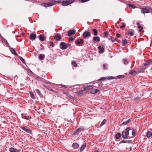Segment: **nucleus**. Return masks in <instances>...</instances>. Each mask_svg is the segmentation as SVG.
Listing matches in <instances>:
<instances>
[{"label": "nucleus", "instance_id": "obj_1", "mask_svg": "<svg viewBox=\"0 0 152 152\" xmlns=\"http://www.w3.org/2000/svg\"><path fill=\"white\" fill-rule=\"evenodd\" d=\"M64 0H51L50 2L44 3L42 4V6L45 7H47L52 6L55 4V2L58 3H62Z\"/></svg>", "mask_w": 152, "mask_h": 152}, {"label": "nucleus", "instance_id": "obj_2", "mask_svg": "<svg viewBox=\"0 0 152 152\" xmlns=\"http://www.w3.org/2000/svg\"><path fill=\"white\" fill-rule=\"evenodd\" d=\"M130 128L128 127L126 128L125 130L122 132L121 136L124 139H128L129 138V131Z\"/></svg>", "mask_w": 152, "mask_h": 152}, {"label": "nucleus", "instance_id": "obj_3", "mask_svg": "<svg viewBox=\"0 0 152 152\" xmlns=\"http://www.w3.org/2000/svg\"><path fill=\"white\" fill-rule=\"evenodd\" d=\"M74 1V0H67L63 1L62 4L63 6H67L72 3Z\"/></svg>", "mask_w": 152, "mask_h": 152}, {"label": "nucleus", "instance_id": "obj_4", "mask_svg": "<svg viewBox=\"0 0 152 152\" xmlns=\"http://www.w3.org/2000/svg\"><path fill=\"white\" fill-rule=\"evenodd\" d=\"M84 130V128L83 127H80L77 129L75 131H74L73 133V135L76 134L78 135L81 132Z\"/></svg>", "mask_w": 152, "mask_h": 152}, {"label": "nucleus", "instance_id": "obj_5", "mask_svg": "<svg viewBox=\"0 0 152 152\" xmlns=\"http://www.w3.org/2000/svg\"><path fill=\"white\" fill-rule=\"evenodd\" d=\"M61 37L59 34H58L55 35L54 37V39L56 41H59L61 40Z\"/></svg>", "mask_w": 152, "mask_h": 152}, {"label": "nucleus", "instance_id": "obj_6", "mask_svg": "<svg viewBox=\"0 0 152 152\" xmlns=\"http://www.w3.org/2000/svg\"><path fill=\"white\" fill-rule=\"evenodd\" d=\"M60 48L62 50H65L67 48V45L64 42H61L60 44Z\"/></svg>", "mask_w": 152, "mask_h": 152}, {"label": "nucleus", "instance_id": "obj_7", "mask_svg": "<svg viewBox=\"0 0 152 152\" xmlns=\"http://www.w3.org/2000/svg\"><path fill=\"white\" fill-rule=\"evenodd\" d=\"M91 35V34L90 32H89L87 31H85L84 32L83 34V38H86L88 37H90Z\"/></svg>", "mask_w": 152, "mask_h": 152}, {"label": "nucleus", "instance_id": "obj_8", "mask_svg": "<svg viewBox=\"0 0 152 152\" xmlns=\"http://www.w3.org/2000/svg\"><path fill=\"white\" fill-rule=\"evenodd\" d=\"M93 89V87L90 86H89L87 87H85L83 88L84 90L85 91L86 93L89 90H91Z\"/></svg>", "mask_w": 152, "mask_h": 152}, {"label": "nucleus", "instance_id": "obj_9", "mask_svg": "<svg viewBox=\"0 0 152 152\" xmlns=\"http://www.w3.org/2000/svg\"><path fill=\"white\" fill-rule=\"evenodd\" d=\"M75 30H69L67 32L68 33V36H70L74 34L75 33Z\"/></svg>", "mask_w": 152, "mask_h": 152}, {"label": "nucleus", "instance_id": "obj_10", "mask_svg": "<svg viewBox=\"0 0 152 152\" xmlns=\"http://www.w3.org/2000/svg\"><path fill=\"white\" fill-rule=\"evenodd\" d=\"M24 131H25L26 132L29 133V134H31L32 133V132L31 130H30L28 129H26L25 127H23V126H21L20 127Z\"/></svg>", "mask_w": 152, "mask_h": 152}, {"label": "nucleus", "instance_id": "obj_11", "mask_svg": "<svg viewBox=\"0 0 152 152\" xmlns=\"http://www.w3.org/2000/svg\"><path fill=\"white\" fill-rule=\"evenodd\" d=\"M83 43V40L82 39H80L79 40H76L75 43L78 45H80V44H82Z\"/></svg>", "mask_w": 152, "mask_h": 152}, {"label": "nucleus", "instance_id": "obj_12", "mask_svg": "<svg viewBox=\"0 0 152 152\" xmlns=\"http://www.w3.org/2000/svg\"><path fill=\"white\" fill-rule=\"evenodd\" d=\"M36 37V36L34 34H31L29 36L30 39L32 41L34 40Z\"/></svg>", "mask_w": 152, "mask_h": 152}, {"label": "nucleus", "instance_id": "obj_13", "mask_svg": "<svg viewBox=\"0 0 152 152\" xmlns=\"http://www.w3.org/2000/svg\"><path fill=\"white\" fill-rule=\"evenodd\" d=\"M98 48L99 50V53H103L104 50V48L103 47H102L101 46L99 45L98 47Z\"/></svg>", "mask_w": 152, "mask_h": 152}, {"label": "nucleus", "instance_id": "obj_14", "mask_svg": "<svg viewBox=\"0 0 152 152\" xmlns=\"http://www.w3.org/2000/svg\"><path fill=\"white\" fill-rule=\"evenodd\" d=\"M141 12L143 13H148L149 12V10L145 8H142L141 10Z\"/></svg>", "mask_w": 152, "mask_h": 152}, {"label": "nucleus", "instance_id": "obj_15", "mask_svg": "<svg viewBox=\"0 0 152 152\" xmlns=\"http://www.w3.org/2000/svg\"><path fill=\"white\" fill-rule=\"evenodd\" d=\"M10 50L11 52L15 56H17L18 54L15 51V50L12 48L11 47L10 48Z\"/></svg>", "mask_w": 152, "mask_h": 152}, {"label": "nucleus", "instance_id": "obj_16", "mask_svg": "<svg viewBox=\"0 0 152 152\" xmlns=\"http://www.w3.org/2000/svg\"><path fill=\"white\" fill-rule=\"evenodd\" d=\"M145 69L142 67H140L137 69V71L138 73L140 72H144Z\"/></svg>", "mask_w": 152, "mask_h": 152}, {"label": "nucleus", "instance_id": "obj_17", "mask_svg": "<svg viewBox=\"0 0 152 152\" xmlns=\"http://www.w3.org/2000/svg\"><path fill=\"white\" fill-rule=\"evenodd\" d=\"M35 77L37 78L40 79V80L44 81V82L45 83H48L47 82V81L46 80H45L43 79L42 78V77H40V76H39L37 75L35 76Z\"/></svg>", "mask_w": 152, "mask_h": 152}, {"label": "nucleus", "instance_id": "obj_18", "mask_svg": "<svg viewBox=\"0 0 152 152\" xmlns=\"http://www.w3.org/2000/svg\"><path fill=\"white\" fill-rule=\"evenodd\" d=\"M79 146L78 144L77 143H74L72 145V146L75 149H77L78 148Z\"/></svg>", "mask_w": 152, "mask_h": 152}, {"label": "nucleus", "instance_id": "obj_19", "mask_svg": "<svg viewBox=\"0 0 152 152\" xmlns=\"http://www.w3.org/2000/svg\"><path fill=\"white\" fill-rule=\"evenodd\" d=\"M99 91V90L96 89H92V91H90V92L91 94H94L98 93Z\"/></svg>", "mask_w": 152, "mask_h": 152}, {"label": "nucleus", "instance_id": "obj_20", "mask_svg": "<svg viewBox=\"0 0 152 152\" xmlns=\"http://www.w3.org/2000/svg\"><path fill=\"white\" fill-rule=\"evenodd\" d=\"M146 136L147 137L149 138L150 137H152V129L150 131H148L146 134Z\"/></svg>", "mask_w": 152, "mask_h": 152}, {"label": "nucleus", "instance_id": "obj_21", "mask_svg": "<svg viewBox=\"0 0 152 152\" xmlns=\"http://www.w3.org/2000/svg\"><path fill=\"white\" fill-rule=\"evenodd\" d=\"M45 57V55L44 54H42L40 55L39 56V59L41 60H43Z\"/></svg>", "mask_w": 152, "mask_h": 152}, {"label": "nucleus", "instance_id": "obj_22", "mask_svg": "<svg viewBox=\"0 0 152 152\" xmlns=\"http://www.w3.org/2000/svg\"><path fill=\"white\" fill-rule=\"evenodd\" d=\"M85 92L84 89L81 90L79 92L77 93V95L78 96H80L83 93H85Z\"/></svg>", "mask_w": 152, "mask_h": 152}, {"label": "nucleus", "instance_id": "obj_23", "mask_svg": "<svg viewBox=\"0 0 152 152\" xmlns=\"http://www.w3.org/2000/svg\"><path fill=\"white\" fill-rule=\"evenodd\" d=\"M93 40L94 41L98 42L100 41V38L98 37H94L93 38Z\"/></svg>", "mask_w": 152, "mask_h": 152}, {"label": "nucleus", "instance_id": "obj_24", "mask_svg": "<svg viewBox=\"0 0 152 152\" xmlns=\"http://www.w3.org/2000/svg\"><path fill=\"white\" fill-rule=\"evenodd\" d=\"M39 40L41 41H44L45 39L43 35H39Z\"/></svg>", "mask_w": 152, "mask_h": 152}, {"label": "nucleus", "instance_id": "obj_25", "mask_svg": "<svg viewBox=\"0 0 152 152\" xmlns=\"http://www.w3.org/2000/svg\"><path fill=\"white\" fill-rule=\"evenodd\" d=\"M86 146V144L85 143H83V144L81 146L80 149V151H83V150L84 149Z\"/></svg>", "mask_w": 152, "mask_h": 152}, {"label": "nucleus", "instance_id": "obj_26", "mask_svg": "<svg viewBox=\"0 0 152 152\" xmlns=\"http://www.w3.org/2000/svg\"><path fill=\"white\" fill-rule=\"evenodd\" d=\"M17 150L11 147L10 149V151L11 152H16Z\"/></svg>", "mask_w": 152, "mask_h": 152}, {"label": "nucleus", "instance_id": "obj_27", "mask_svg": "<svg viewBox=\"0 0 152 152\" xmlns=\"http://www.w3.org/2000/svg\"><path fill=\"white\" fill-rule=\"evenodd\" d=\"M123 61L124 64L125 65L128 64L129 62V60L125 59H124L123 60Z\"/></svg>", "mask_w": 152, "mask_h": 152}, {"label": "nucleus", "instance_id": "obj_28", "mask_svg": "<svg viewBox=\"0 0 152 152\" xmlns=\"http://www.w3.org/2000/svg\"><path fill=\"white\" fill-rule=\"evenodd\" d=\"M137 71H131L129 72V73L130 74L132 75H135L137 73Z\"/></svg>", "mask_w": 152, "mask_h": 152}, {"label": "nucleus", "instance_id": "obj_29", "mask_svg": "<svg viewBox=\"0 0 152 152\" xmlns=\"http://www.w3.org/2000/svg\"><path fill=\"white\" fill-rule=\"evenodd\" d=\"M131 121V120L130 119L126 121H124L123 124V125H125L128 124Z\"/></svg>", "mask_w": 152, "mask_h": 152}, {"label": "nucleus", "instance_id": "obj_30", "mask_svg": "<svg viewBox=\"0 0 152 152\" xmlns=\"http://www.w3.org/2000/svg\"><path fill=\"white\" fill-rule=\"evenodd\" d=\"M72 65L74 67H76L77 66V64L76 62L75 61H73L72 62Z\"/></svg>", "mask_w": 152, "mask_h": 152}, {"label": "nucleus", "instance_id": "obj_31", "mask_svg": "<svg viewBox=\"0 0 152 152\" xmlns=\"http://www.w3.org/2000/svg\"><path fill=\"white\" fill-rule=\"evenodd\" d=\"M93 34L94 36H96L97 34L98 31L96 29H93Z\"/></svg>", "mask_w": 152, "mask_h": 152}, {"label": "nucleus", "instance_id": "obj_32", "mask_svg": "<svg viewBox=\"0 0 152 152\" xmlns=\"http://www.w3.org/2000/svg\"><path fill=\"white\" fill-rule=\"evenodd\" d=\"M122 43L123 44L122 45L124 46L126 45L127 43V40L126 39H125L124 40H123L122 41Z\"/></svg>", "mask_w": 152, "mask_h": 152}, {"label": "nucleus", "instance_id": "obj_33", "mask_svg": "<svg viewBox=\"0 0 152 152\" xmlns=\"http://www.w3.org/2000/svg\"><path fill=\"white\" fill-rule=\"evenodd\" d=\"M108 36V32L106 31L104 33L103 37H107Z\"/></svg>", "mask_w": 152, "mask_h": 152}, {"label": "nucleus", "instance_id": "obj_34", "mask_svg": "<svg viewBox=\"0 0 152 152\" xmlns=\"http://www.w3.org/2000/svg\"><path fill=\"white\" fill-rule=\"evenodd\" d=\"M106 120L105 119H104L100 124V126H102L104 124H105L106 123Z\"/></svg>", "mask_w": 152, "mask_h": 152}, {"label": "nucleus", "instance_id": "obj_35", "mask_svg": "<svg viewBox=\"0 0 152 152\" xmlns=\"http://www.w3.org/2000/svg\"><path fill=\"white\" fill-rule=\"evenodd\" d=\"M121 134L119 133H118L115 136V138L117 139H119L120 137L121 136Z\"/></svg>", "mask_w": 152, "mask_h": 152}, {"label": "nucleus", "instance_id": "obj_36", "mask_svg": "<svg viewBox=\"0 0 152 152\" xmlns=\"http://www.w3.org/2000/svg\"><path fill=\"white\" fill-rule=\"evenodd\" d=\"M106 80V78L104 77H101L98 80V81H101V80L104 81H105Z\"/></svg>", "mask_w": 152, "mask_h": 152}, {"label": "nucleus", "instance_id": "obj_37", "mask_svg": "<svg viewBox=\"0 0 152 152\" xmlns=\"http://www.w3.org/2000/svg\"><path fill=\"white\" fill-rule=\"evenodd\" d=\"M19 59L24 64H26V63L24 60L23 58L21 56H20L19 58Z\"/></svg>", "mask_w": 152, "mask_h": 152}, {"label": "nucleus", "instance_id": "obj_38", "mask_svg": "<svg viewBox=\"0 0 152 152\" xmlns=\"http://www.w3.org/2000/svg\"><path fill=\"white\" fill-rule=\"evenodd\" d=\"M151 62L149 60H148L144 64V66H146L150 64Z\"/></svg>", "mask_w": 152, "mask_h": 152}, {"label": "nucleus", "instance_id": "obj_39", "mask_svg": "<svg viewBox=\"0 0 152 152\" xmlns=\"http://www.w3.org/2000/svg\"><path fill=\"white\" fill-rule=\"evenodd\" d=\"M115 78H116L115 77H113V76H110V77H107V79L108 80H110L111 79H115Z\"/></svg>", "mask_w": 152, "mask_h": 152}, {"label": "nucleus", "instance_id": "obj_40", "mask_svg": "<svg viewBox=\"0 0 152 152\" xmlns=\"http://www.w3.org/2000/svg\"><path fill=\"white\" fill-rule=\"evenodd\" d=\"M35 91L40 96L41 95V92L40 91V90H38L37 89H36Z\"/></svg>", "mask_w": 152, "mask_h": 152}, {"label": "nucleus", "instance_id": "obj_41", "mask_svg": "<svg viewBox=\"0 0 152 152\" xmlns=\"http://www.w3.org/2000/svg\"><path fill=\"white\" fill-rule=\"evenodd\" d=\"M128 5L129 7L132 8H136V7L135 6L132 4H128Z\"/></svg>", "mask_w": 152, "mask_h": 152}, {"label": "nucleus", "instance_id": "obj_42", "mask_svg": "<svg viewBox=\"0 0 152 152\" xmlns=\"http://www.w3.org/2000/svg\"><path fill=\"white\" fill-rule=\"evenodd\" d=\"M129 142V140H123L122 141H120L119 142L120 144L122 143H127L128 142Z\"/></svg>", "mask_w": 152, "mask_h": 152}, {"label": "nucleus", "instance_id": "obj_43", "mask_svg": "<svg viewBox=\"0 0 152 152\" xmlns=\"http://www.w3.org/2000/svg\"><path fill=\"white\" fill-rule=\"evenodd\" d=\"M121 24H122V25L120 26V28L122 29L125 27L126 25L125 23H121Z\"/></svg>", "mask_w": 152, "mask_h": 152}, {"label": "nucleus", "instance_id": "obj_44", "mask_svg": "<svg viewBox=\"0 0 152 152\" xmlns=\"http://www.w3.org/2000/svg\"><path fill=\"white\" fill-rule=\"evenodd\" d=\"M138 28L139 29V31L140 32H141L143 29V27L140 26H138Z\"/></svg>", "mask_w": 152, "mask_h": 152}, {"label": "nucleus", "instance_id": "obj_45", "mask_svg": "<svg viewBox=\"0 0 152 152\" xmlns=\"http://www.w3.org/2000/svg\"><path fill=\"white\" fill-rule=\"evenodd\" d=\"M136 131L135 130L133 129L132 131V134L133 136H135V135Z\"/></svg>", "mask_w": 152, "mask_h": 152}, {"label": "nucleus", "instance_id": "obj_46", "mask_svg": "<svg viewBox=\"0 0 152 152\" xmlns=\"http://www.w3.org/2000/svg\"><path fill=\"white\" fill-rule=\"evenodd\" d=\"M124 77H125V76L124 75H119L117 76L118 78H123Z\"/></svg>", "mask_w": 152, "mask_h": 152}, {"label": "nucleus", "instance_id": "obj_47", "mask_svg": "<svg viewBox=\"0 0 152 152\" xmlns=\"http://www.w3.org/2000/svg\"><path fill=\"white\" fill-rule=\"evenodd\" d=\"M44 86L45 87V88H47L48 89V90H49V91H53V89H51V88H48V86H46V85H44Z\"/></svg>", "mask_w": 152, "mask_h": 152}, {"label": "nucleus", "instance_id": "obj_48", "mask_svg": "<svg viewBox=\"0 0 152 152\" xmlns=\"http://www.w3.org/2000/svg\"><path fill=\"white\" fill-rule=\"evenodd\" d=\"M58 88H61L62 87H64L65 88H67V87L65 86V85H59L58 86Z\"/></svg>", "mask_w": 152, "mask_h": 152}, {"label": "nucleus", "instance_id": "obj_49", "mask_svg": "<svg viewBox=\"0 0 152 152\" xmlns=\"http://www.w3.org/2000/svg\"><path fill=\"white\" fill-rule=\"evenodd\" d=\"M49 43H50V46H51L52 47H54V45L53 44V42H49Z\"/></svg>", "mask_w": 152, "mask_h": 152}, {"label": "nucleus", "instance_id": "obj_50", "mask_svg": "<svg viewBox=\"0 0 152 152\" xmlns=\"http://www.w3.org/2000/svg\"><path fill=\"white\" fill-rule=\"evenodd\" d=\"M103 68L104 69H107V64H103Z\"/></svg>", "mask_w": 152, "mask_h": 152}, {"label": "nucleus", "instance_id": "obj_51", "mask_svg": "<svg viewBox=\"0 0 152 152\" xmlns=\"http://www.w3.org/2000/svg\"><path fill=\"white\" fill-rule=\"evenodd\" d=\"M22 117L24 119H28V117L27 116H23V114H22Z\"/></svg>", "mask_w": 152, "mask_h": 152}, {"label": "nucleus", "instance_id": "obj_52", "mask_svg": "<svg viewBox=\"0 0 152 152\" xmlns=\"http://www.w3.org/2000/svg\"><path fill=\"white\" fill-rule=\"evenodd\" d=\"M74 40V39L72 37H70L69 38V40L70 41H73Z\"/></svg>", "mask_w": 152, "mask_h": 152}, {"label": "nucleus", "instance_id": "obj_53", "mask_svg": "<svg viewBox=\"0 0 152 152\" xmlns=\"http://www.w3.org/2000/svg\"><path fill=\"white\" fill-rule=\"evenodd\" d=\"M128 34H129L131 36H132L134 35V32H128Z\"/></svg>", "mask_w": 152, "mask_h": 152}, {"label": "nucleus", "instance_id": "obj_54", "mask_svg": "<svg viewBox=\"0 0 152 152\" xmlns=\"http://www.w3.org/2000/svg\"><path fill=\"white\" fill-rule=\"evenodd\" d=\"M110 39L113 42L114 41V38L113 37H110Z\"/></svg>", "mask_w": 152, "mask_h": 152}, {"label": "nucleus", "instance_id": "obj_55", "mask_svg": "<svg viewBox=\"0 0 152 152\" xmlns=\"http://www.w3.org/2000/svg\"><path fill=\"white\" fill-rule=\"evenodd\" d=\"M139 99H140V98H139V97L136 98L134 99V101L135 102H136L137 100H139Z\"/></svg>", "mask_w": 152, "mask_h": 152}, {"label": "nucleus", "instance_id": "obj_56", "mask_svg": "<svg viewBox=\"0 0 152 152\" xmlns=\"http://www.w3.org/2000/svg\"><path fill=\"white\" fill-rule=\"evenodd\" d=\"M31 97L32 98H34V94H31Z\"/></svg>", "mask_w": 152, "mask_h": 152}, {"label": "nucleus", "instance_id": "obj_57", "mask_svg": "<svg viewBox=\"0 0 152 152\" xmlns=\"http://www.w3.org/2000/svg\"><path fill=\"white\" fill-rule=\"evenodd\" d=\"M121 36V35L120 34H119L118 33H117L116 34V36L117 37H119Z\"/></svg>", "mask_w": 152, "mask_h": 152}, {"label": "nucleus", "instance_id": "obj_58", "mask_svg": "<svg viewBox=\"0 0 152 152\" xmlns=\"http://www.w3.org/2000/svg\"><path fill=\"white\" fill-rule=\"evenodd\" d=\"M4 41L6 42V45H9V44L8 43V42L5 39V40Z\"/></svg>", "mask_w": 152, "mask_h": 152}, {"label": "nucleus", "instance_id": "obj_59", "mask_svg": "<svg viewBox=\"0 0 152 152\" xmlns=\"http://www.w3.org/2000/svg\"><path fill=\"white\" fill-rule=\"evenodd\" d=\"M69 97L72 99H73L74 98V97L70 95H69Z\"/></svg>", "mask_w": 152, "mask_h": 152}, {"label": "nucleus", "instance_id": "obj_60", "mask_svg": "<svg viewBox=\"0 0 152 152\" xmlns=\"http://www.w3.org/2000/svg\"><path fill=\"white\" fill-rule=\"evenodd\" d=\"M148 10H149H149L152 11V8H151V7H149Z\"/></svg>", "mask_w": 152, "mask_h": 152}, {"label": "nucleus", "instance_id": "obj_61", "mask_svg": "<svg viewBox=\"0 0 152 152\" xmlns=\"http://www.w3.org/2000/svg\"><path fill=\"white\" fill-rule=\"evenodd\" d=\"M67 45V47H69V46H70L71 44L69 43H68V44H67V45Z\"/></svg>", "mask_w": 152, "mask_h": 152}, {"label": "nucleus", "instance_id": "obj_62", "mask_svg": "<svg viewBox=\"0 0 152 152\" xmlns=\"http://www.w3.org/2000/svg\"><path fill=\"white\" fill-rule=\"evenodd\" d=\"M136 24L137 25V26H139V25H140V23L139 22H137L136 23Z\"/></svg>", "mask_w": 152, "mask_h": 152}, {"label": "nucleus", "instance_id": "obj_63", "mask_svg": "<svg viewBox=\"0 0 152 152\" xmlns=\"http://www.w3.org/2000/svg\"><path fill=\"white\" fill-rule=\"evenodd\" d=\"M149 61H150L151 63H152V58L151 59L149 60Z\"/></svg>", "mask_w": 152, "mask_h": 152}, {"label": "nucleus", "instance_id": "obj_64", "mask_svg": "<svg viewBox=\"0 0 152 152\" xmlns=\"http://www.w3.org/2000/svg\"><path fill=\"white\" fill-rule=\"evenodd\" d=\"M7 46L9 48L10 47H11L9 44V45H7Z\"/></svg>", "mask_w": 152, "mask_h": 152}]
</instances>
